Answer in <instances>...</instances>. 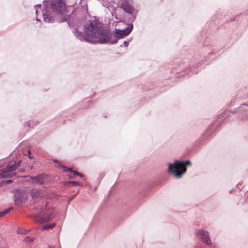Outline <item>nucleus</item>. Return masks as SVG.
<instances>
[{
	"label": "nucleus",
	"mask_w": 248,
	"mask_h": 248,
	"mask_svg": "<svg viewBox=\"0 0 248 248\" xmlns=\"http://www.w3.org/2000/svg\"><path fill=\"white\" fill-rule=\"evenodd\" d=\"M35 7L36 14L39 9L41 11L45 22H62V0H44L42 8L41 4Z\"/></svg>",
	"instance_id": "1"
},
{
	"label": "nucleus",
	"mask_w": 248,
	"mask_h": 248,
	"mask_svg": "<svg viewBox=\"0 0 248 248\" xmlns=\"http://www.w3.org/2000/svg\"><path fill=\"white\" fill-rule=\"evenodd\" d=\"M85 39L89 42L100 43L113 44L117 42V39H112L111 34L108 31L103 29L100 24L96 21L93 20L85 26Z\"/></svg>",
	"instance_id": "2"
},
{
	"label": "nucleus",
	"mask_w": 248,
	"mask_h": 248,
	"mask_svg": "<svg viewBox=\"0 0 248 248\" xmlns=\"http://www.w3.org/2000/svg\"><path fill=\"white\" fill-rule=\"evenodd\" d=\"M40 207V212L36 214L34 217V220L40 224L46 223L54 217V210L51 209L49 204L46 201L44 202L43 205H38Z\"/></svg>",
	"instance_id": "3"
},
{
	"label": "nucleus",
	"mask_w": 248,
	"mask_h": 248,
	"mask_svg": "<svg viewBox=\"0 0 248 248\" xmlns=\"http://www.w3.org/2000/svg\"><path fill=\"white\" fill-rule=\"evenodd\" d=\"M190 164V162L189 161L185 162L175 161L173 164H169V171L170 172H171L175 177L179 178L184 173L186 172V166Z\"/></svg>",
	"instance_id": "4"
},
{
	"label": "nucleus",
	"mask_w": 248,
	"mask_h": 248,
	"mask_svg": "<svg viewBox=\"0 0 248 248\" xmlns=\"http://www.w3.org/2000/svg\"><path fill=\"white\" fill-rule=\"evenodd\" d=\"M20 161H15L14 164H7L6 167L0 170V178L13 177L17 175L16 173L12 171L20 165Z\"/></svg>",
	"instance_id": "5"
},
{
	"label": "nucleus",
	"mask_w": 248,
	"mask_h": 248,
	"mask_svg": "<svg viewBox=\"0 0 248 248\" xmlns=\"http://www.w3.org/2000/svg\"><path fill=\"white\" fill-rule=\"evenodd\" d=\"M26 200V193L19 189H16L14 194V201L16 204L20 205L25 202Z\"/></svg>",
	"instance_id": "6"
},
{
	"label": "nucleus",
	"mask_w": 248,
	"mask_h": 248,
	"mask_svg": "<svg viewBox=\"0 0 248 248\" xmlns=\"http://www.w3.org/2000/svg\"><path fill=\"white\" fill-rule=\"evenodd\" d=\"M46 177L47 175L44 174H40L36 176H31L30 178L32 183L43 185L46 183Z\"/></svg>",
	"instance_id": "7"
},
{
	"label": "nucleus",
	"mask_w": 248,
	"mask_h": 248,
	"mask_svg": "<svg viewBox=\"0 0 248 248\" xmlns=\"http://www.w3.org/2000/svg\"><path fill=\"white\" fill-rule=\"evenodd\" d=\"M30 193L35 202L38 201L39 202L40 200H43V194L39 190L32 189L31 190Z\"/></svg>",
	"instance_id": "8"
},
{
	"label": "nucleus",
	"mask_w": 248,
	"mask_h": 248,
	"mask_svg": "<svg viewBox=\"0 0 248 248\" xmlns=\"http://www.w3.org/2000/svg\"><path fill=\"white\" fill-rule=\"evenodd\" d=\"M63 172L69 173V174L67 175V176L69 177V178H74L75 176H79L80 177H83V175L76 170H73L71 168H67L66 167L63 166Z\"/></svg>",
	"instance_id": "9"
},
{
	"label": "nucleus",
	"mask_w": 248,
	"mask_h": 248,
	"mask_svg": "<svg viewBox=\"0 0 248 248\" xmlns=\"http://www.w3.org/2000/svg\"><path fill=\"white\" fill-rule=\"evenodd\" d=\"M199 234L202 240L204 243H206L208 245L211 244V241L209 238L208 233L207 232L204 230H200L199 231Z\"/></svg>",
	"instance_id": "10"
},
{
	"label": "nucleus",
	"mask_w": 248,
	"mask_h": 248,
	"mask_svg": "<svg viewBox=\"0 0 248 248\" xmlns=\"http://www.w3.org/2000/svg\"><path fill=\"white\" fill-rule=\"evenodd\" d=\"M121 7L124 11L130 14H132L134 10L133 7L126 1H124L122 3Z\"/></svg>",
	"instance_id": "11"
},
{
	"label": "nucleus",
	"mask_w": 248,
	"mask_h": 248,
	"mask_svg": "<svg viewBox=\"0 0 248 248\" xmlns=\"http://www.w3.org/2000/svg\"><path fill=\"white\" fill-rule=\"evenodd\" d=\"M132 28V26L131 28L128 27L127 28L124 30H117V35L121 37L127 35L131 31Z\"/></svg>",
	"instance_id": "12"
},
{
	"label": "nucleus",
	"mask_w": 248,
	"mask_h": 248,
	"mask_svg": "<svg viewBox=\"0 0 248 248\" xmlns=\"http://www.w3.org/2000/svg\"><path fill=\"white\" fill-rule=\"evenodd\" d=\"M63 185H68L69 186H80L81 185L77 181H69L68 182H63Z\"/></svg>",
	"instance_id": "13"
},
{
	"label": "nucleus",
	"mask_w": 248,
	"mask_h": 248,
	"mask_svg": "<svg viewBox=\"0 0 248 248\" xmlns=\"http://www.w3.org/2000/svg\"><path fill=\"white\" fill-rule=\"evenodd\" d=\"M13 209V207H10L7 209L4 210L3 211H0V218L4 216L5 215L8 214Z\"/></svg>",
	"instance_id": "14"
},
{
	"label": "nucleus",
	"mask_w": 248,
	"mask_h": 248,
	"mask_svg": "<svg viewBox=\"0 0 248 248\" xmlns=\"http://www.w3.org/2000/svg\"><path fill=\"white\" fill-rule=\"evenodd\" d=\"M55 225V223H48L45 224L42 226V229L44 230H48L49 229L52 228Z\"/></svg>",
	"instance_id": "15"
},
{
	"label": "nucleus",
	"mask_w": 248,
	"mask_h": 248,
	"mask_svg": "<svg viewBox=\"0 0 248 248\" xmlns=\"http://www.w3.org/2000/svg\"><path fill=\"white\" fill-rule=\"evenodd\" d=\"M51 161L54 163V166L56 167H57L59 169H61L62 167V163L59 161L58 160L56 159H53L51 160Z\"/></svg>",
	"instance_id": "16"
},
{
	"label": "nucleus",
	"mask_w": 248,
	"mask_h": 248,
	"mask_svg": "<svg viewBox=\"0 0 248 248\" xmlns=\"http://www.w3.org/2000/svg\"><path fill=\"white\" fill-rule=\"evenodd\" d=\"M28 231L26 229L19 228L17 230V232L18 234H26L28 232Z\"/></svg>",
	"instance_id": "17"
},
{
	"label": "nucleus",
	"mask_w": 248,
	"mask_h": 248,
	"mask_svg": "<svg viewBox=\"0 0 248 248\" xmlns=\"http://www.w3.org/2000/svg\"><path fill=\"white\" fill-rule=\"evenodd\" d=\"M26 155H27L28 158L30 159H32L34 158V156L32 155L31 152L30 150L27 151Z\"/></svg>",
	"instance_id": "18"
},
{
	"label": "nucleus",
	"mask_w": 248,
	"mask_h": 248,
	"mask_svg": "<svg viewBox=\"0 0 248 248\" xmlns=\"http://www.w3.org/2000/svg\"><path fill=\"white\" fill-rule=\"evenodd\" d=\"M74 33L75 34L76 36L80 37V32L78 31L77 29H75L73 31Z\"/></svg>",
	"instance_id": "19"
},
{
	"label": "nucleus",
	"mask_w": 248,
	"mask_h": 248,
	"mask_svg": "<svg viewBox=\"0 0 248 248\" xmlns=\"http://www.w3.org/2000/svg\"><path fill=\"white\" fill-rule=\"evenodd\" d=\"M24 240H25V241H26L27 242L30 243L31 242L33 241V239L31 238L29 236H27L25 238Z\"/></svg>",
	"instance_id": "20"
},
{
	"label": "nucleus",
	"mask_w": 248,
	"mask_h": 248,
	"mask_svg": "<svg viewBox=\"0 0 248 248\" xmlns=\"http://www.w3.org/2000/svg\"><path fill=\"white\" fill-rule=\"evenodd\" d=\"M44 133H46V131L45 130H43L42 131H40V133H39V135H42V134H44Z\"/></svg>",
	"instance_id": "21"
},
{
	"label": "nucleus",
	"mask_w": 248,
	"mask_h": 248,
	"mask_svg": "<svg viewBox=\"0 0 248 248\" xmlns=\"http://www.w3.org/2000/svg\"><path fill=\"white\" fill-rule=\"evenodd\" d=\"M24 125H25V126H26V127L27 126V127L29 128L30 127V123L29 122H26Z\"/></svg>",
	"instance_id": "22"
},
{
	"label": "nucleus",
	"mask_w": 248,
	"mask_h": 248,
	"mask_svg": "<svg viewBox=\"0 0 248 248\" xmlns=\"http://www.w3.org/2000/svg\"><path fill=\"white\" fill-rule=\"evenodd\" d=\"M12 180H7V181H6V183L7 184H10V183H12Z\"/></svg>",
	"instance_id": "23"
},
{
	"label": "nucleus",
	"mask_w": 248,
	"mask_h": 248,
	"mask_svg": "<svg viewBox=\"0 0 248 248\" xmlns=\"http://www.w3.org/2000/svg\"><path fill=\"white\" fill-rule=\"evenodd\" d=\"M24 170H25L24 169H19L18 170V171L19 172H23Z\"/></svg>",
	"instance_id": "24"
},
{
	"label": "nucleus",
	"mask_w": 248,
	"mask_h": 248,
	"mask_svg": "<svg viewBox=\"0 0 248 248\" xmlns=\"http://www.w3.org/2000/svg\"><path fill=\"white\" fill-rule=\"evenodd\" d=\"M55 248L54 247H53L52 246H48V248Z\"/></svg>",
	"instance_id": "25"
},
{
	"label": "nucleus",
	"mask_w": 248,
	"mask_h": 248,
	"mask_svg": "<svg viewBox=\"0 0 248 248\" xmlns=\"http://www.w3.org/2000/svg\"><path fill=\"white\" fill-rule=\"evenodd\" d=\"M36 20L38 21H40V20L37 17L36 18Z\"/></svg>",
	"instance_id": "26"
},
{
	"label": "nucleus",
	"mask_w": 248,
	"mask_h": 248,
	"mask_svg": "<svg viewBox=\"0 0 248 248\" xmlns=\"http://www.w3.org/2000/svg\"><path fill=\"white\" fill-rule=\"evenodd\" d=\"M64 6H65L63 4V6H62L63 10L64 9Z\"/></svg>",
	"instance_id": "27"
},
{
	"label": "nucleus",
	"mask_w": 248,
	"mask_h": 248,
	"mask_svg": "<svg viewBox=\"0 0 248 248\" xmlns=\"http://www.w3.org/2000/svg\"><path fill=\"white\" fill-rule=\"evenodd\" d=\"M68 24L69 26H70V22H68Z\"/></svg>",
	"instance_id": "28"
}]
</instances>
